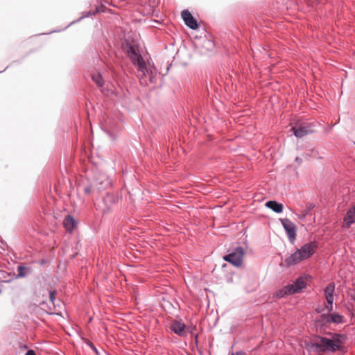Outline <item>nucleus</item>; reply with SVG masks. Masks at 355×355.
I'll use <instances>...</instances> for the list:
<instances>
[{"label": "nucleus", "mask_w": 355, "mask_h": 355, "mask_svg": "<svg viewBox=\"0 0 355 355\" xmlns=\"http://www.w3.org/2000/svg\"><path fill=\"white\" fill-rule=\"evenodd\" d=\"M345 336L340 334H334L331 338L318 337L312 342V346L318 352H331L342 350Z\"/></svg>", "instance_id": "nucleus-1"}, {"label": "nucleus", "mask_w": 355, "mask_h": 355, "mask_svg": "<svg viewBox=\"0 0 355 355\" xmlns=\"http://www.w3.org/2000/svg\"><path fill=\"white\" fill-rule=\"evenodd\" d=\"M316 248L317 244L315 242L306 243L285 259L284 263L288 266L295 265L311 257L315 253Z\"/></svg>", "instance_id": "nucleus-2"}, {"label": "nucleus", "mask_w": 355, "mask_h": 355, "mask_svg": "<svg viewBox=\"0 0 355 355\" xmlns=\"http://www.w3.org/2000/svg\"><path fill=\"white\" fill-rule=\"evenodd\" d=\"M128 55L132 63L137 67L139 78H144L148 73L146 62L141 55L139 54L138 48L135 46L130 45L128 49Z\"/></svg>", "instance_id": "nucleus-3"}, {"label": "nucleus", "mask_w": 355, "mask_h": 355, "mask_svg": "<svg viewBox=\"0 0 355 355\" xmlns=\"http://www.w3.org/2000/svg\"><path fill=\"white\" fill-rule=\"evenodd\" d=\"M245 252L243 248H236L232 252L224 257V259L236 267H240L243 263V258Z\"/></svg>", "instance_id": "nucleus-4"}, {"label": "nucleus", "mask_w": 355, "mask_h": 355, "mask_svg": "<svg viewBox=\"0 0 355 355\" xmlns=\"http://www.w3.org/2000/svg\"><path fill=\"white\" fill-rule=\"evenodd\" d=\"M282 224L285 229L289 240L293 242L296 236V227L290 220L285 218L281 220Z\"/></svg>", "instance_id": "nucleus-5"}, {"label": "nucleus", "mask_w": 355, "mask_h": 355, "mask_svg": "<svg viewBox=\"0 0 355 355\" xmlns=\"http://www.w3.org/2000/svg\"><path fill=\"white\" fill-rule=\"evenodd\" d=\"M182 17L185 24L193 30H196L198 28L197 21L192 16L191 13L188 10H184L181 13Z\"/></svg>", "instance_id": "nucleus-6"}, {"label": "nucleus", "mask_w": 355, "mask_h": 355, "mask_svg": "<svg viewBox=\"0 0 355 355\" xmlns=\"http://www.w3.org/2000/svg\"><path fill=\"white\" fill-rule=\"evenodd\" d=\"M335 289V285L334 283H330L327 285V286L324 289V296L325 299L327 301L328 306H326V309L331 311L332 310V304L334 302V292Z\"/></svg>", "instance_id": "nucleus-7"}, {"label": "nucleus", "mask_w": 355, "mask_h": 355, "mask_svg": "<svg viewBox=\"0 0 355 355\" xmlns=\"http://www.w3.org/2000/svg\"><path fill=\"white\" fill-rule=\"evenodd\" d=\"M355 223V205L350 208L343 219V227L349 228Z\"/></svg>", "instance_id": "nucleus-8"}, {"label": "nucleus", "mask_w": 355, "mask_h": 355, "mask_svg": "<svg viewBox=\"0 0 355 355\" xmlns=\"http://www.w3.org/2000/svg\"><path fill=\"white\" fill-rule=\"evenodd\" d=\"M171 330L180 336H184L186 332V325L180 321H173L171 324Z\"/></svg>", "instance_id": "nucleus-9"}, {"label": "nucleus", "mask_w": 355, "mask_h": 355, "mask_svg": "<svg viewBox=\"0 0 355 355\" xmlns=\"http://www.w3.org/2000/svg\"><path fill=\"white\" fill-rule=\"evenodd\" d=\"M306 282L302 278L297 279L294 284L288 285V287H292L291 291L292 294L300 292L303 288L306 287Z\"/></svg>", "instance_id": "nucleus-10"}, {"label": "nucleus", "mask_w": 355, "mask_h": 355, "mask_svg": "<svg viewBox=\"0 0 355 355\" xmlns=\"http://www.w3.org/2000/svg\"><path fill=\"white\" fill-rule=\"evenodd\" d=\"M292 130L297 137H302L308 134L311 133L313 131L308 127L300 125L298 127H293Z\"/></svg>", "instance_id": "nucleus-11"}, {"label": "nucleus", "mask_w": 355, "mask_h": 355, "mask_svg": "<svg viewBox=\"0 0 355 355\" xmlns=\"http://www.w3.org/2000/svg\"><path fill=\"white\" fill-rule=\"evenodd\" d=\"M266 205L276 213H281L283 211V205L276 201H268L266 202Z\"/></svg>", "instance_id": "nucleus-12"}, {"label": "nucleus", "mask_w": 355, "mask_h": 355, "mask_svg": "<svg viewBox=\"0 0 355 355\" xmlns=\"http://www.w3.org/2000/svg\"><path fill=\"white\" fill-rule=\"evenodd\" d=\"M74 224V219L71 216H67L63 221V225L68 232H71L73 229Z\"/></svg>", "instance_id": "nucleus-13"}, {"label": "nucleus", "mask_w": 355, "mask_h": 355, "mask_svg": "<svg viewBox=\"0 0 355 355\" xmlns=\"http://www.w3.org/2000/svg\"><path fill=\"white\" fill-rule=\"evenodd\" d=\"M327 321L332 322L334 323H342L343 322V316L338 313H332L327 315Z\"/></svg>", "instance_id": "nucleus-14"}, {"label": "nucleus", "mask_w": 355, "mask_h": 355, "mask_svg": "<svg viewBox=\"0 0 355 355\" xmlns=\"http://www.w3.org/2000/svg\"><path fill=\"white\" fill-rule=\"evenodd\" d=\"M292 287H288V286L284 287V288L278 291L277 293H276V296L278 297V298H281V297H284L285 295H291L292 294V291H291V288Z\"/></svg>", "instance_id": "nucleus-15"}, {"label": "nucleus", "mask_w": 355, "mask_h": 355, "mask_svg": "<svg viewBox=\"0 0 355 355\" xmlns=\"http://www.w3.org/2000/svg\"><path fill=\"white\" fill-rule=\"evenodd\" d=\"M92 78L93 81L95 82L96 84L98 87H102L103 85L104 81H103L102 76L100 73H96L92 74Z\"/></svg>", "instance_id": "nucleus-16"}, {"label": "nucleus", "mask_w": 355, "mask_h": 355, "mask_svg": "<svg viewBox=\"0 0 355 355\" xmlns=\"http://www.w3.org/2000/svg\"><path fill=\"white\" fill-rule=\"evenodd\" d=\"M105 181L106 182V184L109 183L108 180L105 178V176H102L100 177L99 178H97L95 182V187H96V189L98 190L103 189L104 187L102 186V184L104 183Z\"/></svg>", "instance_id": "nucleus-17"}, {"label": "nucleus", "mask_w": 355, "mask_h": 355, "mask_svg": "<svg viewBox=\"0 0 355 355\" xmlns=\"http://www.w3.org/2000/svg\"><path fill=\"white\" fill-rule=\"evenodd\" d=\"M348 295L351 298V300L355 302V290H349L348 292Z\"/></svg>", "instance_id": "nucleus-18"}, {"label": "nucleus", "mask_w": 355, "mask_h": 355, "mask_svg": "<svg viewBox=\"0 0 355 355\" xmlns=\"http://www.w3.org/2000/svg\"><path fill=\"white\" fill-rule=\"evenodd\" d=\"M55 296V291H51L50 294H49V298H50V300L52 302V303L54 302Z\"/></svg>", "instance_id": "nucleus-19"}, {"label": "nucleus", "mask_w": 355, "mask_h": 355, "mask_svg": "<svg viewBox=\"0 0 355 355\" xmlns=\"http://www.w3.org/2000/svg\"><path fill=\"white\" fill-rule=\"evenodd\" d=\"M92 189H93V187L92 186H89V187H86L85 188L84 191H85V193L86 194H89V193H90L92 192Z\"/></svg>", "instance_id": "nucleus-20"}, {"label": "nucleus", "mask_w": 355, "mask_h": 355, "mask_svg": "<svg viewBox=\"0 0 355 355\" xmlns=\"http://www.w3.org/2000/svg\"><path fill=\"white\" fill-rule=\"evenodd\" d=\"M26 355H36V354L33 350L30 349V350H28Z\"/></svg>", "instance_id": "nucleus-21"}, {"label": "nucleus", "mask_w": 355, "mask_h": 355, "mask_svg": "<svg viewBox=\"0 0 355 355\" xmlns=\"http://www.w3.org/2000/svg\"><path fill=\"white\" fill-rule=\"evenodd\" d=\"M231 355H245V352H238L236 353H233Z\"/></svg>", "instance_id": "nucleus-22"}]
</instances>
